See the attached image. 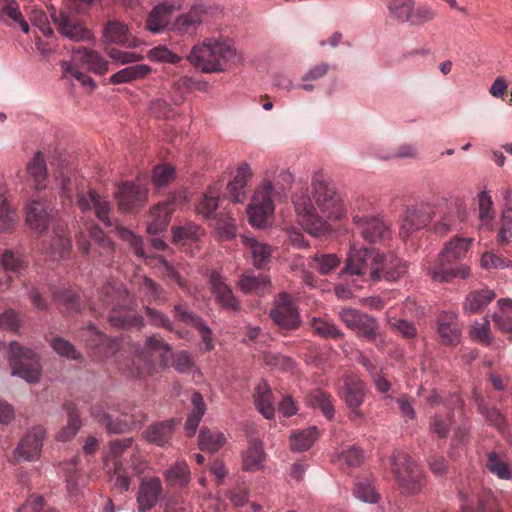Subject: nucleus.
<instances>
[{
  "instance_id": "f257e3e1",
  "label": "nucleus",
  "mask_w": 512,
  "mask_h": 512,
  "mask_svg": "<svg viewBox=\"0 0 512 512\" xmlns=\"http://www.w3.org/2000/svg\"><path fill=\"white\" fill-rule=\"evenodd\" d=\"M315 202L321 211V216L316 213L311 199L307 195H301L294 200V207L298 222L313 236H320L329 229L326 219L339 220L343 216V205L337 192L329 188L324 182L313 179L312 182Z\"/></svg>"
},
{
  "instance_id": "f03ea898",
  "label": "nucleus",
  "mask_w": 512,
  "mask_h": 512,
  "mask_svg": "<svg viewBox=\"0 0 512 512\" xmlns=\"http://www.w3.org/2000/svg\"><path fill=\"white\" fill-rule=\"evenodd\" d=\"M186 60L190 64H219L220 61L237 64L246 59L232 40L211 37L194 45Z\"/></svg>"
},
{
  "instance_id": "7ed1b4c3",
  "label": "nucleus",
  "mask_w": 512,
  "mask_h": 512,
  "mask_svg": "<svg viewBox=\"0 0 512 512\" xmlns=\"http://www.w3.org/2000/svg\"><path fill=\"white\" fill-rule=\"evenodd\" d=\"M74 194H76V204L83 212L92 208L96 217L107 227L113 226L110 219L111 206L109 201L100 196L95 190L89 189L87 193L80 192L78 189V179L76 177H64L60 183V197L64 205L71 204Z\"/></svg>"
},
{
  "instance_id": "20e7f679",
  "label": "nucleus",
  "mask_w": 512,
  "mask_h": 512,
  "mask_svg": "<svg viewBox=\"0 0 512 512\" xmlns=\"http://www.w3.org/2000/svg\"><path fill=\"white\" fill-rule=\"evenodd\" d=\"M100 301L110 309L108 320L113 326L137 329L143 326L141 317L121 312L127 309L131 302L128 291L122 285H105L100 292Z\"/></svg>"
},
{
  "instance_id": "39448f33",
  "label": "nucleus",
  "mask_w": 512,
  "mask_h": 512,
  "mask_svg": "<svg viewBox=\"0 0 512 512\" xmlns=\"http://www.w3.org/2000/svg\"><path fill=\"white\" fill-rule=\"evenodd\" d=\"M171 347L161 338L151 336L147 338L145 347L135 355L132 359L119 364L128 377L144 378L150 375L155 369L153 354L158 353L162 362H166L167 355L170 353Z\"/></svg>"
},
{
  "instance_id": "423d86ee",
  "label": "nucleus",
  "mask_w": 512,
  "mask_h": 512,
  "mask_svg": "<svg viewBox=\"0 0 512 512\" xmlns=\"http://www.w3.org/2000/svg\"><path fill=\"white\" fill-rule=\"evenodd\" d=\"M380 253L367 249L351 247L345 266L340 275H357L364 281L379 282Z\"/></svg>"
},
{
  "instance_id": "0eeeda50",
  "label": "nucleus",
  "mask_w": 512,
  "mask_h": 512,
  "mask_svg": "<svg viewBox=\"0 0 512 512\" xmlns=\"http://www.w3.org/2000/svg\"><path fill=\"white\" fill-rule=\"evenodd\" d=\"M389 17L401 24L423 26L434 21L437 12L428 5L415 6L414 0H387Z\"/></svg>"
},
{
  "instance_id": "6e6552de",
  "label": "nucleus",
  "mask_w": 512,
  "mask_h": 512,
  "mask_svg": "<svg viewBox=\"0 0 512 512\" xmlns=\"http://www.w3.org/2000/svg\"><path fill=\"white\" fill-rule=\"evenodd\" d=\"M269 317L284 336L298 330L302 325L299 309L287 292H281L274 298Z\"/></svg>"
},
{
  "instance_id": "1a4fd4ad",
  "label": "nucleus",
  "mask_w": 512,
  "mask_h": 512,
  "mask_svg": "<svg viewBox=\"0 0 512 512\" xmlns=\"http://www.w3.org/2000/svg\"><path fill=\"white\" fill-rule=\"evenodd\" d=\"M392 469L403 493L415 494L421 490L423 473L420 466L407 454L393 455Z\"/></svg>"
},
{
  "instance_id": "9d476101",
  "label": "nucleus",
  "mask_w": 512,
  "mask_h": 512,
  "mask_svg": "<svg viewBox=\"0 0 512 512\" xmlns=\"http://www.w3.org/2000/svg\"><path fill=\"white\" fill-rule=\"evenodd\" d=\"M9 363L12 374L18 375L29 383L39 381L41 366L39 357L27 347L13 341L9 346Z\"/></svg>"
},
{
  "instance_id": "9b49d317",
  "label": "nucleus",
  "mask_w": 512,
  "mask_h": 512,
  "mask_svg": "<svg viewBox=\"0 0 512 512\" xmlns=\"http://www.w3.org/2000/svg\"><path fill=\"white\" fill-rule=\"evenodd\" d=\"M273 188L269 181H264L255 191L247 207L249 223L257 228L264 227L274 212Z\"/></svg>"
},
{
  "instance_id": "f8f14e48",
  "label": "nucleus",
  "mask_w": 512,
  "mask_h": 512,
  "mask_svg": "<svg viewBox=\"0 0 512 512\" xmlns=\"http://www.w3.org/2000/svg\"><path fill=\"white\" fill-rule=\"evenodd\" d=\"M337 392L340 399L351 410L350 419L352 421L362 419L364 415L359 408L366 396L365 383L356 376L345 375L338 383Z\"/></svg>"
},
{
  "instance_id": "ddd939ff",
  "label": "nucleus",
  "mask_w": 512,
  "mask_h": 512,
  "mask_svg": "<svg viewBox=\"0 0 512 512\" xmlns=\"http://www.w3.org/2000/svg\"><path fill=\"white\" fill-rule=\"evenodd\" d=\"M338 316L357 336L365 338L368 342H375L379 334V325L374 317L355 308H342Z\"/></svg>"
},
{
  "instance_id": "4468645a",
  "label": "nucleus",
  "mask_w": 512,
  "mask_h": 512,
  "mask_svg": "<svg viewBox=\"0 0 512 512\" xmlns=\"http://www.w3.org/2000/svg\"><path fill=\"white\" fill-rule=\"evenodd\" d=\"M84 333L86 346L94 360L109 359L119 350V343L116 340L108 338L92 324L85 329Z\"/></svg>"
},
{
  "instance_id": "2eb2a0df",
  "label": "nucleus",
  "mask_w": 512,
  "mask_h": 512,
  "mask_svg": "<svg viewBox=\"0 0 512 512\" xmlns=\"http://www.w3.org/2000/svg\"><path fill=\"white\" fill-rule=\"evenodd\" d=\"M432 207L429 204L420 203L408 206L401 221L400 235L407 239L411 234L425 228L432 220Z\"/></svg>"
},
{
  "instance_id": "dca6fc26",
  "label": "nucleus",
  "mask_w": 512,
  "mask_h": 512,
  "mask_svg": "<svg viewBox=\"0 0 512 512\" xmlns=\"http://www.w3.org/2000/svg\"><path fill=\"white\" fill-rule=\"evenodd\" d=\"M357 232L368 242L377 243L390 237L389 226L379 217L359 215L353 216Z\"/></svg>"
},
{
  "instance_id": "f3484780",
  "label": "nucleus",
  "mask_w": 512,
  "mask_h": 512,
  "mask_svg": "<svg viewBox=\"0 0 512 512\" xmlns=\"http://www.w3.org/2000/svg\"><path fill=\"white\" fill-rule=\"evenodd\" d=\"M26 223L30 229L44 232L55 216V209L46 200H32L25 206Z\"/></svg>"
},
{
  "instance_id": "a211bd4d",
  "label": "nucleus",
  "mask_w": 512,
  "mask_h": 512,
  "mask_svg": "<svg viewBox=\"0 0 512 512\" xmlns=\"http://www.w3.org/2000/svg\"><path fill=\"white\" fill-rule=\"evenodd\" d=\"M53 23L56 25L57 30L70 40L79 42L91 40L92 36L87 28L74 16L67 14L64 11H56L51 13Z\"/></svg>"
},
{
  "instance_id": "6ab92c4d",
  "label": "nucleus",
  "mask_w": 512,
  "mask_h": 512,
  "mask_svg": "<svg viewBox=\"0 0 512 512\" xmlns=\"http://www.w3.org/2000/svg\"><path fill=\"white\" fill-rule=\"evenodd\" d=\"M163 494L162 481L156 476L141 479L136 496L138 512H148L154 508Z\"/></svg>"
},
{
  "instance_id": "aec40b11",
  "label": "nucleus",
  "mask_w": 512,
  "mask_h": 512,
  "mask_svg": "<svg viewBox=\"0 0 512 512\" xmlns=\"http://www.w3.org/2000/svg\"><path fill=\"white\" fill-rule=\"evenodd\" d=\"M71 249V240L64 224L58 223L53 228V235L42 245V252L51 260L65 258Z\"/></svg>"
},
{
  "instance_id": "412c9836",
  "label": "nucleus",
  "mask_w": 512,
  "mask_h": 512,
  "mask_svg": "<svg viewBox=\"0 0 512 512\" xmlns=\"http://www.w3.org/2000/svg\"><path fill=\"white\" fill-rule=\"evenodd\" d=\"M46 431L42 426L33 427L20 440L16 448V456L26 461L38 460L41 454Z\"/></svg>"
},
{
  "instance_id": "4be33fe9",
  "label": "nucleus",
  "mask_w": 512,
  "mask_h": 512,
  "mask_svg": "<svg viewBox=\"0 0 512 512\" xmlns=\"http://www.w3.org/2000/svg\"><path fill=\"white\" fill-rule=\"evenodd\" d=\"M92 416L103 424L110 433H124L131 429L139 428L141 421H136L134 416L121 415L116 419L108 414L102 405H96L91 409Z\"/></svg>"
},
{
  "instance_id": "5701e85b",
  "label": "nucleus",
  "mask_w": 512,
  "mask_h": 512,
  "mask_svg": "<svg viewBox=\"0 0 512 512\" xmlns=\"http://www.w3.org/2000/svg\"><path fill=\"white\" fill-rule=\"evenodd\" d=\"M119 209L130 212L142 206L147 197V190L133 182L123 183L116 193Z\"/></svg>"
},
{
  "instance_id": "b1692460",
  "label": "nucleus",
  "mask_w": 512,
  "mask_h": 512,
  "mask_svg": "<svg viewBox=\"0 0 512 512\" xmlns=\"http://www.w3.org/2000/svg\"><path fill=\"white\" fill-rule=\"evenodd\" d=\"M210 284L212 293L222 308L229 311H238L240 309L239 300L234 296L232 289L220 273L216 271L211 272Z\"/></svg>"
},
{
  "instance_id": "393cba45",
  "label": "nucleus",
  "mask_w": 512,
  "mask_h": 512,
  "mask_svg": "<svg viewBox=\"0 0 512 512\" xmlns=\"http://www.w3.org/2000/svg\"><path fill=\"white\" fill-rule=\"evenodd\" d=\"M461 512H499L495 498L489 492L469 494L460 492Z\"/></svg>"
},
{
  "instance_id": "a878e982",
  "label": "nucleus",
  "mask_w": 512,
  "mask_h": 512,
  "mask_svg": "<svg viewBox=\"0 0 512 512\" xmlns=\"http://www.w3.org/2000/svg\"><path fill=\"white\" fill-rule=\"evenodd\" d=\"M472 239L455 237L451 239L441 251L438 261L432 267H447L462 260L470 249Z\"/></svg>"
},
{
  "instance_id": "bb28decb",
  "label": "nucleus",
  "mask_w": 512,
  "mask_h": 512,
  "mask_svg": "<svg viewBox=\"0 0 512 512\" xmlns=\"http://www.w3.org/2000/svg\"><path fill=\"white\" fill-rule=\"evenodd\" d=\"M253 176L250 166L242 163L236 170L232 181L227 184V196L235 203H243L246 199V186Z\"/></svg>"
},
{
  "instance_id": "cd10ccee",
  "label": "nucleus",
  "mask_w": 512,
  "mask_h": 512,
  "mask_svg": "<svg viewBox=\"0 0 512 512\" xmlns=\"http://www.w3.org/2000/svg\"><path fill=\"white\" fill-rule=\"evenodd\" d=\"M378 264L381 266L379 267L380 281L394 282L407 273V263L393 254H380Z\"/></svg>"
},
{
  "instance_id": "c85d7f7f",
  "label": "nucleus",
  "mask_w": 512,
  "mask_h": 512,
  "mask_svg": "<svg viewBox=\"0 0 512 512\" xmlns=\"http://www.w3.org/2000/svg\"><path fill=\"white\" fill-rule=\"evenodd\" d=\"M173 314L176 320L195 327L201 333L202 340L205 344L206 350L213 349L211 329L205 324V322L200 317L186 310L181 304H177L174 306Z\"/></svg>"
},
{
  "instance_id": "c756f323",
  "label": "nucleus",
  "mask_w": 512,
  "mask_h": 512,
  "mask_svg": "<svg viewBox=\"0 0 512 512\" xmlns=\"http://www.w3.org/2000/svg\"><path fill=\"white\" fill-rule=\"evenodd\" d=\"M205 14L206 11L202 6L193 7L176 18L172 29L178 34H195Z\"/></svg>"
},
{
  "instance_id": "7c9ffc66",
  "label": "nucleus",
  "mask_w": 512,
  "mask_h": 512,
  "mask_svg": "<svg viewBox=\"0 0 512 512\" xmlns=\"http://www.w3.org/2000/svg\"><path fill=\"white\" fill-rule=\"evenodd\" d=\"M240 290L246 294L264 296L271 293V281L268 275L243 273L238 281Z\"/></svg>"
},
{
  "instance_id": "2f4dec72",
  "label": "nucleus",
  "mask_w": 512,
  "mask_h": 512,
  "mask_svg": "<svg viewBox=\"0 0 512 512\" xmlns=\"http://www.w3.org/2000/svg\"><path fill=\"white\" fill-rule=\"evenodd\" d=\"M173 212L172 203L162 202L150 209L147 220V232L151 235L158 234L166 229Z\"/></svg>"
},
{
  "instance_id": "473e14b6",
  "label": "nucleus",
  "mask_w": 512,
  "mask_h": 512,
  "mask_svg": "<svg viewBox=\"0 0 512 512\" xmlns=\"http://www.w3.org/2000/svg\"><path fill=\"white\" fill-rule=\"evenodd\" d=\"M438 333L444 345L454 346L460 342V329L454 313L443 312L439 316Z\"/></svg>"
},
{
  "instance_id": "72a5a7b5",
  "label": "nucleus",
  "mask_w": 512,
  "mask_h": 512,
  "mask_svg": "<svg viewBox=\"0 0 512 512\" xmlns=\"http://www.w3.org/2000/svg\"><path fill=\"white\" fill-rule=\"evenodd\" d=\"M241 242L249 251L253 265L257 269H264L269 264L273 251L270 245L245 235L241 236Z\"/></svg>"
},
{
  "instance_id": "f704fd0d",
  "label": "nucleus",
  "mask_w": 512,
  "mask_h": 512,
  "mask_svg": "<svg viewBox=\"0 0 512 512\" xmlns=\"http://www.w3.org/2000/svg\"><path fill=\"white\" fill-rule=\"evenodd\" d=\"M466 210L462 206H447L442 212L440 219L434 224V231L440 235H444L449 231L456 229L458 224L465 219Z\"/></svg>"
},
{
  "instance_id": "c9c22d12",
  "label": "nucleus",
  "mask_w": 512,
  "mask_h": 512,
  "mask_svg": "<svg viewBox=\"0 0 512 512\" xmlns=\"http://www.w3.org/2000/svg\"><path fill=\"white\" fill-rule=\"evenodd\" d=\"M266 460L263 443L258 439L249 440L247 449L242 453V467L245 471L260 470Z\"/></svg>"
},
{
  "instance_id": "e433bc0d",
  "label": "nucleus",
  "mask_w": 512,
  "mask_h": 512,
  "mask_svg": "<svg viewBox=\"0 0 512 512\" xmlns=\"http://www.w3.org/2000/svg\"><path fill=\"white\" fill-rule=\"evenodd\" d=\"M27 173L29 180L36 190H43L48 184L47 167L44 156L37 152L27 164Z\"/></svg>"
},
{
  "instance_id": "4c0bfd02",
  "label": "nucleus",
  "mask_w": 512,
  "mask_h": 512,
  "mask_svg": "<svg viewBox=\"0 0 512 512\" xmlns=\"http://www.w3.org/2000/svg\"><path fill=\"white\" fill-rule=\"evenodd\" d=\"M173 241L181 246L197 244L205 235L204 229L194 223L173 227Z\"/></svg>"
},
{
  "instance_id": "58836bf2",
  "label": "nucleus",
  "mask_w": 512,
  "mask_h": 512,
  "mask_svg": "<svg viewBox=\"0 0 512 512\" xmlns=\"http://www.w3.org/2000/svg\"><path fill=\"white\" fill-rule=\"evenodd\" d=\"M305 402L313 408H319L327 419L333 418L335 410L329 392L321 388H313L306 393Z\"/></svg>"
},
{
  "instance_id": "ea45409f",
  "label": "nucleus",
  "mask_w": 512,
  "mask_h": 512,
  "mask_svg": "<svg viewBox=\"0 0 512 512\" xmlns=\"http://www.w3.org/2000/svg\"><path fill=\"white\" fill-rule=\"evenodd\" d=\"M175 420H167L151 425L145 432L148 442L164 447L171 439L174 432Z\"/></svg>"
},
{
  "instance_id": "a19ab883",
  "label": "nucleus",
  "mask_w": 512,
  "mask_h": 512,
  "mask_svg": "<svg viewBox=\"0 0 512 512\" xmlns=\"http://www.w3.org/2000/svg\"><path fill=\"white\" fill-rule=\"evenodd\" d=\"M254 403L258 411L266 418L272 419L275 414L274 398L267 383L261 382L255 388Z\"/></svg>"
},
{
  "instance_id": "79ce46f5",
  "label": "nucleus",
  "mask_w": 512,
  "mask_h": 512,
  "mask_svg": "<svg viewBox=\"0 0 512 512\" xmlns=\"http://www.w3.org/2000/svg\"><path fill=\"white\" fill-rule=\"evenodd\" d=\"M493 290L481 288L471 291L465 299L463 308L466 313L475 314L481 312L493 299Z\"/></svg>"
},
{
  "instance_id": "37998d69",
  "label": "nucleus",
  "mask_w": 512,
  "mask_h": 512,
  "mask_svg": "<svg viewBox=\"0 0 512 512\" xmlns=\"http://www.w3.org/2000/svg\"><path fill=\"white\" fill-rule=\"evenodd\" d=\"M485 468L500 479L512 478V465L504 454L496 451L487 453Z\"/></svg>"
},
{
  "instance_id": "c03bdc74",
  "label": "nucleus",
  "mask_w": 512,
  "mask_h": 512,
  "mask_svg": "<svg viewBox=\"0 0 512 512\" xmlns=\"http://www.w3.org/2000/svg\"><path fill=\"white\" fill-rule=\"evenodd\" d=\"M308 267L321 275H329L341 264V258L333 253H316L307 259Z\"/></svg>"
},
{
  "instance_id": "a18cd8bd",
  "label": "nucleus",
  "mask_w": 512,
  "mask_h": 512,
  "mask_svg": "<svg viewBox=\"0 0 512 512\" xmlns=\"http://www.w3.org/2000/svg\"><path fill=\"white\" fill-rule=\"evenodd\" d=\"M172 6L161 4L152 9L146 20V28L152 33L162 32L170 22Z\"/></svg>"
},
{
  "instance_id": "49530a36",
  "label": "nucleus",
  "mask_w": 512,
  "mask_h": 512,
  "mask_svg": "<svg viewBox=\"0 0 512 512\" xmlns=\"http://www.w3.org/2000/svg\"><path fill=\"white\" fill-rule=\"evenodd\" d=\"M63 409L67 414V426L64 427L57 435L59 441H68L73 438L81 428V420L76 405L71 401L63 404Z\"/></svg>"
},
{
  "instance_id": "de8ad7c7",
  "label": "nucleus",
  "mask_w": 512,
  "mask_h": 512,
  "mask_svg": "<svg viewBox=\"0 0 512 512\" xmlns=\"http://www.w3.org/2000/svg\"><path fill=\"white\" fill-rule=\"evenodd\" d=\"M166 482L171 486L185 487L191 479V472L185 460H177L164 472Z\"/></svg>"
},
{
  "instance_id": "09e8293b",
  "label": "nucleus",
  "mask_w": 512,
  "mask_h": 512,
  "mask_svg": "<svg viewBox=\"0 0 512 512\" xmlns=\"http://www.w3.org/2000/svg\"><path fill=\"white\" fill-rule=\"evenodd\" d=\"M318 437V429L312 426L304 430L293 431L289 437V444L293 451L303 452L308 450Z\"/></svg>"
},
{
  "instance_id": "8fccbe9b",
  "label": "nucleus",
  "mask_w": 512,
  "mask_h": 512,
  "mask_svg": "<svg viewBox=\"0 0 512 512\" xmlns=\"http://www.w3.org/2000/svg\"><path fill=\"white\" fill-rule=\"evenodd\" d=\"M103 37L106 42L123 45L129 43L131 33L123 22L111 20L104 27Z\"/></svg>"
},
{
  "instance_id": "3c124183",
  "label": "nucleus",
  "mask_w": 512,
  "mask_h": 512,
  "mask_svg": "<svg viewBox=\"0 0 512 512\" xmlns=\"http://www.w3.org/2000/svg\"><path fill=\"white\" fill-rule=\"evenodd\" d=\"M226 443V437L222 432L202 428L198 437V445L202 451L217 452Z\"/></svg>"
},
{
  "instance_id": "603ef678",
  "label": "nucleus",
  "mask_w": 512,
  "mask_h": 512,
  "mask_svg": "<svg viewBox=\"0 0 512 512\" xmlns=\"http://www.w3.org/2000/svg\"><path fill=\"white\" fill-rule=\"evenodd\" d=\"M428 273L433 280L439 282H449L454 278L466 279L470 276V267L461 265L457 268L447 267H429Z\"/></svg>"
},
{
  "instance_id": "864d4df0",
  "label": "nucleus",
  "mask_w": 512,
  "mask_h": 512,
  "mask_svg": "<svg viewBox=\"0 0 512 512\" xmlns=\"http://www.w3.org/2000/svg\"><path fill=\"white\" fill-rule=\"evenodd\" d=\"M0 17H5L11 20L9 25L18 24L24 33H28L30 30L29 24L25 21L19 7V3L16 0H3L0 8Z\"/></svg>"
},
{
  "instance_id": "5fc2aeb1",
  "label": "nucleus",
  "mask_w": 512,
  "mask_h": 512,
  "mask_svg": "<svg viewBox=\"0 0 512 512\" xmlns=\"http://www.w3.org/2000/svg\"><path fill=\"white\" fill-rule=\"evenodd\" d=\"M191 402L193 404V410L188 416L185 422V429L187 435L191 437L196 432V429L205 413V404L203 397L200 393L195 392L192 395Z\"/></svg>"
},
{
  "instance_id": "6e6d98bb",
  "label": "nucleus",
  "mask_w": 512,
  "mask_h": 512,
  "mask_svg": "<svg viewBox=\"0 0 512 512\" xmlns=\"http://www.w3.org/2000/svg\"><path fill=\"white\" fill-rule=\"evenodd\" d=\"M500 312L494 315L496 327L512 338V300L500 299L498 301Z\"/></svg>"
},
{
  "instance_id": "4d7b16f0",
  "label": "nucleus",
  "mask_w": 512,
  "mask_h": 512,
  "mask_svg": "<svg viewBox=\"0 0 512 512\" xmlns=\"http://www.w3.org/2000/svg\"><path fill=\"white\" fill-rule=\"evenodd\" d=\"M310 325L314 333L323 338L337 340L344 336V333L336 324L326 319L313 317Z\"/></svg>"
},
{
  "instance_id": "13d9d810",
  "label": "nucleus",
  "mask_w": 512,
  "mask_h": 512,
  "mask_svg": "<svg viewBox=\"0 0 512 512\" xmlns=\"http://www.w3.org/2000/svg\"><path fill=\"white\" fill-rule=\"evenodd\" d=\"M112 466L113 467H110L109 462L106 461V467L108 468V472L111 473L113 471V474H111L110 476L112 489L119 493L128 491L130 487V478L125 473L123 465L119 460H114Z\"/></svg>"
},
{
  "instance_id": "bf43d9fd",
  "label": "nucleus",
  "mask_w": 512,
  "mask_h": 512,
  "mask_svg": "<svg viewBox=\"0 0 512 512\" xmlns=\"http://www.w3.org/2000/svg\"><path fill=\"white\" fill-rule=\"evenodd\" d=\"M478 411L484 416L485 420L491 425L503 432L506 427L505 417L495 408H489L486 406L483 398L479 395L475 396Z\"/></svg>"
},
{
  "instance_id": "052dcab7",
  "label": "nucleus",
  "mask_w": 512,
  "mask_h": 512,
  "mask_svg": "<svg viewBox=\"0 0 512 512\" xmlns=\"http://www.w3.org/2000/svg\"><path fill=\"white\" fill-rule=\"evenodd\" d=\"M150 72V66H126L111 76V82L114 84L128 83L143 78Z\"/></svg>"
},
{
  "instance_id": "680f3d73",
  "label": "nucleus",
  "mask_w": 512,
  "mask_h": 512,
  "mask_svg": "<svg viewBox=\"0 0 512 512\" xmlns=\"http://www.w3.org/2000/svg\"><path fill=\"white\" fill-rule=\"evenodd\" d=\"M219 192L214 188H210L196 206L197 214L208 219L215 216L218 207Z\"/></svg>"
},
{
  "instance_id": "e2e57ef3",
  "label": "nucleus",
  "mask_w": 512,
  "mask_h": 512,
  "mask_svg": "<svg viewBox=\"0 0 512 512\" xmlns=\"http://www.w3.org/2000/svg\"><path fill=\"white\" fill-rule=\"evenodd\" d=\"M477 198L478 218L482 226H489L495 217L492 198L487 191L480 192Z\"/></svg>"
},
{
  "instance_id": "0e129e2a",
  "label": "nucleus",
  "mask_w": 512,
  "mask_h": 512,
  "mask_svg": "<svg viewBox=\"0 0 512 512\" xmlns=\"http://www.w3.org/2000/svg\"><path fill=\"white\" fill-rule=\"evenodd\" d=\"M147 58L151 62H163L167 64H177L183 60L182 56L172 52L164 45L156 46L147 52Z\"/></svg>"
},
{
  "instance_id": "69168bd1",
  "label": "nucleus",
  "mask_w": 512,
  "mask_h": 512,
  "mask_svg": "<svg viewBox=\"0 0 512 512\" xmlns=\"http://www.w3.org/2000/svg\"><path fill=\"white\" fill-rule=\"evenodd\" d=\"M141 290L149 302L164 303L166 301L164 289L149 277H143Z\"/></svg>"
},
{
  "instance_id": "338daca9",
  "label": "nucleus",
  "mask_w": 512,
  "mask_h": 512,
  "mask_svg": "<svg viewBox=\"0 0 512 512\" xmlns=\"http://www.w3.org/2000/svg\"><path fill=\"white\" fill-rule=\"evenodd\" d=\"M50 345L53 350L61 357H66L70 360H81V353L69 341L61 337H54L50 340Z\"/></svg>"
},
{
  "instance_id": "774afa93",
  "label": "nucleus",
  "mask_w": 512,
  "mask_h": 512,
  "mask_svg": "<svg viewBox=\"0 0 512 512\" xmlns=\"http://www.w3.org/2000/svg\"><path fill=\"white\" fill-rule=\"evenodd\" d=\"M72 62L73 64H103L98 52L85 46L72 49Z\"/></svg>"
}]
</instances>
